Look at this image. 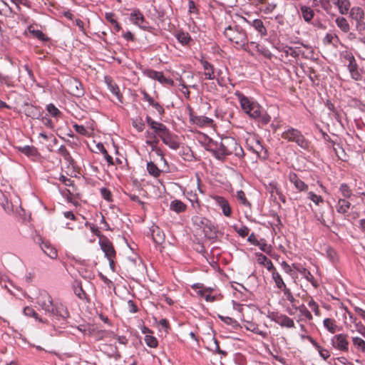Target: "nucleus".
I'll return each instance as SVG.
<instances>
[{"instance_id": "nucleus-1", "label": "nucleus", "mask_w": 365, "mask_h": 365, "mask_svg": "<svg viewBox=\"0 0 365 365\" xmlns=\"http://www.w3.org/2000/svg\"><path fill=\"white\" fill-rule=\"evenodd\" d=\"M36 302L51 320V327L48 333L51 336L61 335L63 332L62 329L65 327L67 319L70 317L67 307L59 300H53L46 292L40 293Z\"/></svg>"}, {"instance_id": "nucleus-2", "label": "nucleus", "mask_w": 365, "mask_h": 365, "mask_svg": "<svg viewBox=\"0 0 365 365\" xmlns=\"http://www.w3.org/2000/svg\"><path fill=\"white\" fill-rule=\"evenodd\" d=\"M235 96L237 98L243 112L250 118L258 120L263 125L268 124L271 120L269 115L253 98L245 96L242 92L236 91Z\"/></svg>"}, {"instance_id": "nucleus-3", "label": "nucleus", "mask_w": 365, "mask_h": 365, "mask_svg": "<svg viewBox=\"0 0 365 365\" xmlns=\"http://www.w3.org/2000/svg\"><path fill=\"white\" fill-rule=\"evenodd\" d=\"M224 36L238 48L246 49L245 46L248 43V38L245 30L241 26L238 25L234 27L228 26L225 29Z\"/></svg>"}, {"instance_id": "nucleus-4", "label": "nucleus", "mask_w": 365, "mask_h": 365, "mask_svg": "<svg viewBox=\"0 0 365 365\" xmlns=\"http://www.w3.org/2000/svg\"><path fill=\"white\" fill-rule=\"evenodd\" d=\"M281 137L287 142L295 143L302 149L308 150L309 148L310 143L305 138L302 132L289 125L286 126Z\"/></svg>"}, {"instance_id": "nucleus-5", "label": "nucleus", "mask_w": 365, "mask_h": 365, "mask_svg": "<svg viewBox=\"0 0 365 365\" xmlns=\"http://www.w3.org/2000/svg\"><path fill=\"white\" fill-rule=\"evenodd\" d=\"M232 145V140L231 137H225L218 144L215 143V148L210 150L214 156L218 160H223L229 155V147Z\"/></svg>"}, {"instance_id": "nucleus-6", "label": "nucleus", "mask_w": 365, "mask_h": 365, "mask_svg": "<svg viewBox=\"0 0 365 365\" xmlns=\"http://www.w3.org/2000/svg\"><path fill=\"white\" fill-rule=\"evenodd\" d=\"M332 346L340 351L347 352L349 351V342L348 341V335L345 334H335L331 339Z\"/></svg>"}, {"instance_id": "nucleus-7", "label": "nucleus", "mask_w": 365, "mask_h": 365, "mask_svg": "<svg viewBox=\"0 0 365 365\" xmlns=\"http://www.w3.org/2000/svg\"><path fill=\"white\" fill-rule=\"evenodd\" d=\"M192 223L194 226L197 227L198 229H201L203 230L205 233L207 232H211L214 228V225L212 222L207 218L202 217L201 215H194L191 219Z\"/></svg>"}, {"instance_id": "nucleus-8", "label": "nucleus", "mask_w": 365, "mask_h": 365, "mask_svg": "<svg viewBox=\"0 0 365 365\" xmlns=\"http://www.w3.org/2000/svg\"><path fill=\"white\" fill-rule=\"evenodd\" d=\"M160 138L165 145L168 146L172 150H176L180 148V143L178 141V135L173 133L168 128L160 137Z\"/></svg>"}, {"instance_id": "nucleus-9", "label": "nucleus", "mask_w": 365, "mask_h": 365, "mask_svg": "<svg viewBox=\"0 0 365 365\" xmlns=\"http://www.w3.org/2000/svg\"><path fill=\"white\" fill-rule=\"evenodd\" d=\"M130 21L143 30H147L149 27L148 22L145 20L141 11L138 9H133L130 13Z\"/></svg>"}, {"instance_id": "nucleus-10", "label": "nucleus", "mask_w": 365, "mask_h": 365, "mask_svg": "<svg viewBox=\"0 0 365 365\" xmlns=\"http://www.w3.org/2000/svg\"><path fill=\"white\" fill-rule=\"evenodd\" d=\"M145 121L148 126L153 130V134L159 138L168 130L165 125L154 120L150 116L145 117Z\"/></svg>"}, {"instance_id": "nucleus-11", "label": "nucleus", "mask_w": 365, "mask_h": 365, "mask_svg": "<svg viewBox=\"0 0 365 365\" xmlns=\"http://www.w3.org/2000/svg\"><path fill=\"white\" fill-rule=\"evenodd\" d=\"M99 245L106 258L115 257V251L113 245L106 237H100Z\"/></svg>"}, {"instance_id": "nucleus-12", "label": "nucleus", "mask_w": 365, "mask_h": 365, "mask_svg": "<svg viewBox=\"0 0 365 365\" xmlns=\"http://www.w3.org/2000/svg\"><path fill=\"white\" fill-rule=\"evenodd\" d=\"M274 48L279 51V52H282V58H287L289 56L296 58L299 57L300 51L298 50L297 48H293L287 45H284V43H277L274 45Z\"/></svg>"}, {"instance_id": "nucleus-13", "label": "nucleus", "mask_w": 365, "mask_h": 365, "mask_svg": "<svg viewBox=\"0 0 365 365\" xmlns=\"http://www.w3.org/2000/svg\"><path fill=\"white\" fill-rule=\"evenodd\" d=\"M250 150L256 153L258 157L265 159L267 158V151L258 138L252 139V145L250 146Z\"/></svg>"}, {"instance_id": "nucleus-14", "label": "nucleus", "mask_w": 365, "mask_h": 365, "mask_svg": "<svg viewBox=\"0 0 365 365\" xmlns=\"http://www.w3.org/2000/svg\"><path fill=\"white\" fill-rule=\"evenodd\" d=\"M288 179L289 182L294 185L298 192H307L308 190L309 185L299 179L297 173L290 172L288 175Z\"/></svg>"}, {"instance_id": "nucleus-15", "label": "nucleus", "mask_w": 365, "mask_h": 365, "mask_svg": "<svg viewBox=\"0 0 365 365\" xmlns=\"http://www.w3.org/2000/svg\"><path fill=\"white\" fill-rule=\"evenodd\" d=\"M213 200H215V204L221 208L223 215L226 217H230L232 214V208L228 200L225 197L220 195L214 196Z\"/></svg>"}, {"instance_id": "nucleus-16", "label": "nucleus", "mask_w": 365, "mask_h": 365, "mask_svg": "<svg viewBox=\"0 0 365 365\" xmlns=\"http://www.w3.org/2000/svg\"><path fill=\"white\" fill-rule=\"evenodd\" d=\"M37 242L39 243L41 249L48 257L51 259L57 257V250L51 245L50 242H44L41 236L38 237Z\"/></svg>"}, {"instance_id": "nucleus-17", "label": "nucleus", "mask_w": 365, "mask_h": 365, "mask_svg": "<svg viewBox=\"0 0 365 365\" xmlns=\"http://www.w3.org/2000/svg\"><path fill=\"white\" fill-rule=\"evenodd\" d=\"M24 113L26 116L33 119H40L43 114V110L40 107L26 103L24 104Z\"/></svg>"}, {"instance_id": "nucleus-18", "label": "nucleus", "mask_w": 365, "mask_h": 365, "mask_svg": "<svg viewBox=\"0 0 365 365\" xmlns=\"http://www.w3.org/2000/svg\"><path fill=\"white\" fill-rule=\"evenodd\" d=\"M190 112L189 114L190 120L192 123L197 125L199 127H205L210 125L212 123V119L203 116V115H195L192 113V109L190 108Z\"/></svg>"}, {"instance_id": "nucleus-19", "label": "nucleus", "mask_w": 365, "mask_h": 365, "mask_svg": "<svg viewBox=\"0 0 365 365\" xmlns=\"http://www.w3.org/2000/svg\"><path fill=\"white\" fill-rule=\"evenodd\" d=\"M294 269L299 272L307 281L309 282L314 288H317L319 286L318 282L315 280L314 276L311 272L304 267L302 265H294Z\"/></svg>"}, {"instance_id": "nucleus-20", "label": "nucleus", "mask_w": 365, "mask_h": 365, "mask_svg": "<svg viewBox=\"0 0 365 365\" xmlns=\"http://www.w3.org/2000/svg\"><path fill=\"white\" fill-rule=\"evenodd\" d=\"M150 232L153 242L157 245H161L165 241V234L163 231L155 225L150 228Z\"/></svg>"}, {"instance_id": "nucleus-21", "label": "nucleus", "mask_w": 365, "mask_h": 365, "mask_svg": "<svg viewBox=\"0 0 365 365\" xmlns=\"http://www.w3.org/2000/svg\"><path fill=\"white\" fill-rule=\"evenodd\" d=\"M105 83H106L108 89L110 91V93L116 96L119 102L122 103L123 96L120 93V89L118 85L112 80L110 77L108 76L105 77Z\"/></svg>"}, {"instance_id": "nucleus-22", "label": "nucleus", "mask_w": 365, "mask_h": 365, "mask_svg": "<svg viewBox=\"0 0 365 365\" xmlns=\"http://www.w3.org/2000/svg\"><path fill=\"white\" fill-rule=\"evenodd\" d=\"M348 71L350 73L351 78L356 81L362 80L363 70L359 67L356 61L347 65Z\"/></svg>"}, {"instance_id": "nucleus-23", "label": "nucleus", "mask_w": 365, "mask_h": 365, "mask_svg": "<svg viewBox=\"0 0 365 365\" xmlns=\"http://www.w3.org/2000/svg\"><path fill=\"white\" fill-rule=\"evenodd\" d=\"M351 206L349 199L339 197L336 203L335 207L338 213L345 215Z\"/></svg>"}, {"instance_id": "nucleus-24", "label": "nucleus", "mask_w": 365, "mask_h": 365, "mask_svg": "<svg viewBox=\"0 0 365 365\" xmlns=\"http://www.w3.org/2000/svg\"><path fill=\"white\" fill-rule=\"evenodd\" d=\"M200 62L205 70V79L214 80L215 78L214 66L204 59H201Z\"/></svg>"}, {"instance_id": "nucleus-25", "label": "nucleus", "mask_w": 365, "mask_h": 365, "mask_svg": "<svg viewBox=\"0 0 365 365\" xmlns=\"http://www.w3.org/2000/svg\"><path fill=\"white\" fill-rule=\"evenodd\" d=\"M158 143L159 140H158L157 136L155 134H152V138L148 139L145 141V143L151 147V150L153 151H155L158 155H160L161 160L166 163L167 161L164 158L161 150L158 148Z\"/></svg>"}, {"instance_id": "nucleus-26", "label": "nucleus", "mask_w": 365, "mask_h": 365, "mask_svg": "<svg viewBox=\"0 0 365 365\" xmlns=\"http://www.w3.org/2000/svg\"><path fill=\"white\" fill-rule=\"evenodd\" d=\"M252 27L258 33L261 38L267 35V28L261 19H255L252 21Z\"/></svg>"}, {"instance_id": "nucleus-27", "label": "nucleus", "mask_w": 365, "mask_h": 365, "mask_svg": "<svg viewBox=\"0 0 365 365\" xmlns=\"http://www.w3.org/2000/svg\"><path fill=\"white\" fill-rule=\"evenodd\" d=\"M323 326L331 334H334L341 330V328L336 324V320L332 318L324 319Z\"/></svg>"}, {"instance_id": "nucleus-28", "label": "nucleus", "mask_w": 365, "mask_h": 365, "mask_svg": "<svg viewBox=\"0 0 365 365\" xmlns=\"http://www.w3.org/2000/svg\"><path fill=\"white\" fill-rule=\"evenodd\" d=\"M232 145L229 147V155H235L236 157L242 158L245 155L242 146L237 142V140L232 138Z\"/></svg>"}, {"instance_id": "nucleus-29", "label": "nucleus", "mask_w": 365, "mask_h": 365, "mask_svg": "<svg viewBox=\"0 0 365 365\" xmlns=\"http://www.w3.org/2000/svg\"><path fill=\"white\" fill-rule=\"evenodd\" d=\"M256 257L257 262L259 264L264 266L269 272H271L275 269L272 261L262 253H256Z\"/></svg>"}, {"instance_id": "nucleus-30", "label": "nucleus", "mask_w": 365, "mask_h": 365, "mask_svg": "<svg viewBox=\"0 0 365 365\" xmlns=\"http://www.w3.org/2000/svg\"><path fill=\"white\" fill-rule=\"evenodd\" d=\"M70 89L71 94L73 95L74 96L79 98L84 95L83 85L78 80H74L73 82L71 83Z\"/></svg>"}, {"instance_id": "nucleus-31", "label": "nucleus", "mask_w": 365, "mask_h": 365, "mask_svg": "<svg viewBox=\"0 0 365 365\" xmlns=\"http://www.w3.org/2000/svg\"><path fill=\"white\" fill-rule=\"evenodd\" d=\"M300 11L303 19L307 23H309L314 16L313 9L308 6L301 5Z\"/></svg>"}, {"instance_id": "nucleus-32", "label": "nucleus", "mask_w": 365, "mask_h": 365, "mask_svg": "<svg viewBox=\"0 0 365 365\" xmlns=\"http://www.w3.org/2000/svg\"><path fill=\"white\" fill-rule=\"evenodd\" d=\"M58 153L61 155L63 158L66 161V163L69 165H73L75 161L70 154L69 151L66 149V146L61 145L58 149Z\"/></svg>"}, {"instance_id": "nucleus-33", "label": "nucleus", "mask_w": 365, "mask_h": 365, "mask_svg": "<svg viewBox=\"0 0 365 365\" xmlns=\"http://www.w3.org/2000/svg\"><path fill=\"white\" fill-rule=\"evenodd\" d=\"M170 209L176 213H181L186 210L187 205L180 200H174L170 204Z\"/></svg>"}, {"instance_id": "nucleus-34", "label": "nucleus", "mask_w": 365, "mask_h": 365, "mask_svg": "<svg viewBox=\"0 0 365 365\" xmlns=\"http://www.w3.org/2000/svg\"><path fill=\"white\" fill-rule=\"evenodd\" d=\"M335 6L341 15L346 14L350 9L351 4L349 0H336Z\"/></svg>"}, {"instance_id": "nucleus-35", "label": "nucleus", "mask_w": 365, "mask_h": 365, "mask_svg": "<svg viewBox=\"0 0 365 365\" xmlns=\"http://www.w3.org/2000/svg\"><path fill=\"white\" fill-rule=\"evenodd\" d=\"M235 197H236L237 200L241 205H242V206L248 208L250 210H251L252 205L250 202V201L247 199L245 193L243 190H240L237 191Z\"/></svg>"}, {"instance_id": "nucleus-36", "label": "nucleus", "mask_w": 365, "mask_h": 365, "mask_svg": "<svg viewBox=\"0 0 365 365\" xmlns=\"http://www.w3.org/2000/svg\"><path fill=\"white\" fill-rule=\"evenodd\" d=\"M272 273V279L274 280L276 287L282 290L287 287L283 279L279 273L277 271L276 268L270 272Z\"/></svg>"}, {"instance_id": "nucleus-37", "label": "nucleus", "mask_w": 365, "mask_h": 365, "mask_svg": "<svg viewBox=\"0 0 365 365\" xmlns=\"http://www.w3.org/2000/svg\"><path fill=\"white\" fill-rule=\"evenodd\" d=\"M339 192L341 195V198L351 199L353 196V192L347 183H341L339 187Z\"/></svg>"}, {"instance_id": "nucleus-38", "label": "nucleus", "mask_w": 365, "mask_h": 365, "mask_svg": "<svg viewBox=\"0 0 365 365\" xmlns=\"http://www.w3.org/2000/svg\"><path fill=\"white\" fill-rule=\"evenodd\" d=\"M114 17L115 14L113 12H106L105 14L106 21L111 24L115 32H119L121 30V26Z\"/></svg>"}, {"instance_id": "nucleus-39", "label": "nucleus", "mask_w": 365, "mask_h": 365, "mask_svg": "<svg viewBox=\"0 0 365 365\" xmlns=\"http://www.w3.org/2000/svg\"><path fill=\"white\" fill-rule=\"evenodd\" d=\"M18 150L28 157H36L38 155V150L34 146L24 145L18 148Z\"/></svg>"}, {"instance_id": "nucleus-40", "label": "nucleus", "mask_w": 365, "mask_h": 365, "mask_svg": "<svg viewBox=\"0 0 365 365\" xmlns=\"http://www.w3.org/2000/svg\"><path fill=\"white\" fill-rule=\"evenodd\" d=\"M137 68L142 71L143 74L145 76H146L150 79H153V80H156L158 78V76L159 75L160 71H155L151 68H143V66L140 64H138L137 66Z\"/></svg>"}, {"instance_id": "nucleus-41", "label": "nucleus", "mask_w": 365, "mask_h": 365, "mask_svg": "<svg viewBox=\"0 0 365 365\" xmlns=\"http://www.w3.org/2000/svg\"><path fill=\"white\" fill-rule=\"evenodd\" d=\"M277 324L283 327L293 328L294 327V322L292 319L289 318L285 314H281Z\"/></svg>"}, {"instance_id": "nucleus-42", "label": "nucleus", "mask_w": 365, "mask_h": 365, "mask_svg": "<svg viewBox=\"0 0 365 365\" xmlns=\"http://www.w3.org/2000/svg\"><path fill=\"white\" fill-rule=\"evenodd\" d=\"M96 148L99 150V152H101L103 154L108 165H114V160L113 157L108 153L106 148L104 147L102 143H98L96 145Z\"/></svg>"}, {"instance_id": "nucleus-43", "label": "nucleus", "mask_w": 365, "mask_h": 365, "mask_svg": "<svg viewBox=\"0 0 365 365\" xmlns=\"http://www.w3.org/2000/svg\"><path fill=\"white\" fill-rule=\"evenodd\" d=\"M178 41L183 46L188 45L191 41L190 35L187 32L179 31L175 35Z\"/></svg>"}, {"instance_id": "nucleus-44", "label": "nucleus", "mask_w": 365, "mask_h": 365, "mask_svg": "<svg viewBox=\"0 0 365 365\" xmlns=\"http://www.w3.org/2000/svg\"><path fill=\"white\" fill-rule=\"evenodd\" d=\"M147 171L154 178H158L162 173V170L152 161L147 163Z\"/></svg>"}, {"instance_id": "nucleus-45", "label": "nucleus", "mask_w": 365, "mask_h": 365, "mask_svg": "<svg viewBox=\"0 0 365 365\" xmlns=\"http://www.w3.org/2000/svg\"><path fill=\"white\" fill-rule=\"evenodd\" d=\"M23 313L25 316L32 317L35 318L36 320H37L41 323H46L48 322L46 319L43 320L42 318L38 317V314L32 307H24L23 309Z\"/></svg>"}, {"instance_id": "nucleus-46", "label": "nucleus", "mask_w": 365, "mask_h": 365, "mask_svg": "<svg viewBox=\"0 0 365 365\" xmlns=\"http://www.w3.org/2000/svg\"><path fill=\"white\" fill-rule=\"evenodd\" d=\"M351 16L356 21H361L364 18V11L360 7H353L351 9Z\"/></svg>"}, {"instance_id": "nucleus-47", "label": "nucleus", "mask_w": 365, "mask_h": 365, "mask_svg": "<svg viewBox=\"0 0 365 365\" xmlns=\"http://www.w3.org/2000/svg\"><path fill=\"white\" fill-rule=\"evenodd\" d=\"M336 26L344 33L349 31V24L347 20L343 16H339L335 20Z\"/></svg>"}, {"instance_id": "nucleus-48", "label": "nucleus", "mask_w": 365, "mask_h": 365, "mask_svg": "<svg viewBox=\"0 0 365 365\" xmlns=\"http://www.w3.org/2000/svg\"><path fill=\"white\" fill-rule=\"evenodd\" d=\"M210 349L215 353H217L223 356H227V352L220 349L218 341L215 337H212V342L210 344Z\"/></svg>"}, {"instance_id": "nucleus-49", "label": "nucleus", "mask_w": 365, "mask_h": 365, "mask_svg": "<svg viewBox=\"0 0 365 365\" xmlns=\"http://www.w3.org/2000/svg\"><path fill=\"white\" fill-rule=\"evenodd\" d=\"M353 345L356 349L362 352L365 353V341L359 336L352 337Z\"/></svg>"}, {"instance_id": "nucleus-50", "label": "nucleus", "mask_w": 365, "mask_h": 365, "mask_svg": "<svg viewBox=\"0 0 365 365\" xmlns=\"http://www.w3.org/2000/svg\"><path fill=\"white\" fill-rule=\"evenodd\" d=\"M336 0H319L322 8L327 12L330 13L333 5L335 6Z\"/></svg>"}, {"instance_id": "nucleus-51", "label": "nucleus", "mask_w": 365, "mask_h": 365, "mask_svg": "<svg viewBox=\"0 0 365 365\" xmlns=\"http://www.w3.org/2000/svg\"><path fill=\"white\" fill-rule=\"evenodd\" d=\"M218 318L220 319L221 321H222L225 324L230 325L234 329H236L240 326L237 320L230 317H225L219 314Z\"/></svg>"}, {"instance_id": "nucleus-52", "label": "nucleus", "mask_w": 365, "mask_h": 365, "mask_svg": "<svg viewBox=\"0 0 365 365\" xmlns=\"http://www.w3.org/2000/svg\"><path fill=\"white\" fill-rule=\"evenodd\" d=\"M326 257L332 262H335L337 260V253L334 249L330 246L325 247Z\"/></svg>"}, {"instance_id": "nucleus-53", "label": "nucleus", "mask_w": 365, "mask_h": 365, "mask_svg": "<svg viewBox=\"0 0 365 365\" xmlns=\"http://www.w3.org/2000/svg\"><path fill=\"white\" fill-rule=\"evenodd\" d=\"M160 83L163 85H168V86H173L174 81L170 78H167L164 76L163 73L160 71L159 75L158 76V78L156 79Z\"/></svg>"}, {"instance_id": "nucleus-54", "label": "nucleus", "mask_w": 365, "mask_h": 365, "mask_svg": "<svg viewBox=\"0 0 365 365\" xmlns=\"http://www.w3.org/2000/svg\"><path fill=\"white\" fill-rule=\"evenodd\" d=\"M46 110L53 118H58L61 115V112L53 103L46 106Z\"/></svg>"}, {"instance_id": "nucleus-55", "label": "nucleus", "mask_w": 365, "mask_h": 365, "mask_svg": "<svg viewBox=\"0 0 365 365\" xmlns=\"http://www.w3.org/2000/svg\"><path fill=\"white\" fill-rule=\"evenodd\" d=\"M73 291L75 294L81 299H83L86 297V293L83 289L81 282H78L76 285L73 286Z\"/></svg>"}, {"instance_id": "nucleus-56", "label": "nucleus", "mask_w": 365, "mask_h": 365, "mask_svg": "<svg viewBox=\"0 0 365 365\" xmlns=\"http://www.w3.org/2000/svg\"><path fill=\"white\" fill-rule=\"evenodd\" d=\"M307 198L312 200L316 205H319L324 202V199L321 195H318L312 191L308 192Z\"/></svg>"}, {"instance_id": "nucleus-57", "label": "nucleus", "mask_w": 365, "mask_h": 365, "mask_svg": "<svg viewBox=\"0 0 365 365\" xmlns=\"http://www.w3.org/2000/svg\"><path fill=\"white\" fill-rule=\"evenodd\" d=\"M282 292L284 293V295L285 296L286 299L292 304V307L295 309H297V307L294 304V302H296L295 298L292 295L290 289L287 287L282 289Z\"/></svg>"}, {"instance_id": "nucleus-58", "label": "nucleus", "mask_w": 365, "mask_h": 365, "mask_svg": "<svg viewBox=\"0 0 365 365\" xmlns=\"http://www.w3.org/2000/svg\"><path fill=\"white\" fill-rule=\"evenodd\" d=\"M144 340L147 346L149 347L155 348L158 346V341L155 336L145 335Z\"/></svg>"}, {"instance_id": "nucleus-59", "label": "nucleus", "mask_w": 365, "mask_h": 365, "mask_svg": "<svg viewBox=\"0 0 365 365\" xmlns=\"http://www.w3.org/2000/svg\"><path fill=\"white\" fill-rule=\"evenodd\" d=\"M31 34L34 35V37L38 38V40L41 41H48L49 40L48 37L46 36L45 34L43 33L41 30H32L31 31Z\"/></svg>"}, {"instance_id": "nucleus-60", "label": "nucleus", "mask_w": 365, "mask_h": 365, "mask_svg": "<svg viewBox=\"0 0 365 365\" xmlns=\"http://www.w3.org/2000/svg\"><path fill=\"white\" fill-rule=\"evenodd\" d=\"M266 4L261 10L266 14L272 13L276 8L277 4L274 2H269L268 1L264 4Z\"/></svg>"}, {"instance_id": "nucleus-61", "label": "nucleus", "mask_w": 365, "mask_h": 365, "mask_svg": "<svg viewBox=\"0 0 365 365\" xmlns=\"http://www.w3.org/2000/svg\"><path fill=\"white\" fill-rule=\"evenodd\" d=\"M234 230L242 237H245L246 236H247L250 232V229L246 225H242L240 228H237L236 226H235Z\"/></svg>"}, {"instance_id": "nucleus-62", "label": "nucleus", "mask_w": 365, "mask_h": 365, "mask_svg": "<svg viewBox=\"0 0 365 365\" xmlns=\"http://www.w3.org/2000/svg\"><path fill=\"white\" fill-rule=\"evenodd\" d=\"M133 126L138 132H142L145 128V123L141 118H136L133 121Z\"/></svg>"}, {"instance_id": "nucleus-63", "label": "nucleus", "mask_w": 365, "mask_h": 365, "mask_svg": "<svg viewBox=\"0 0 365 365\" xmlns=\"http://www.w3.org/2000/svg\"><path fill=\"white\" fill-rule=\"evenodd\" d=\"M297 309H299L301 314L307 319L310 320L312 319V315L311 312L307 309V307L304 304H302L299 307H297Z\"/></svg>"}, {"instance_id": "nucleus-64", "label": "nucleus", "mask_w": 365, "mask_h": 365, "mask_svg": "<svg viewBox=\"0 0 365 365\" xmlns=\"http://www.w3.org/2000/svg\"><path fill=\"white\" fill-rule=\"evenodd\" d=\"M341 56L345 60H346L349 62L348 64H351L356 61L354 55L351 52L344 51L341 53Z\"/></svg>"}]
</instances>
